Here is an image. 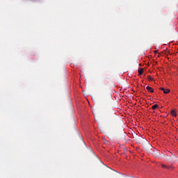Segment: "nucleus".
Instances as JSON below:
<instances>
[{
	"instance_id": "1",
	"label": "nucleus",
	"mask_w": 178,
	"mask_h": 178,
	"mask_svg": "<svg viewBox=\"0 0 178 178\" xmlns=\"http://www.w3.org/2000/svg\"><path fill=\"white\" fill-rule=\"evenodd\" d=\"M159 90H161V91H163L164 94H169L170 92V90L165 89L164 88H160Z\"/></svg>"
},
{
	"instance_id": "2",
	"label": "nucleus",
	"mask_w": 178,
	"mask_h": 178,
	"mask_svg": "<svg viewBox=\"0 0 178 178\" xmlns=\"http://www.w3.org/2000/svg\"><path fill=\"white\" fill-rule=\"evenodd\" d=\"M146 90L149 92H154V88L149 87V86H147L146 87Z\"/></svg>"
},
{
	"instance_id": "4",
	"label": "nucleus",
	"mask_w": 178,
	"mask_h": 178,
	"mask_svg": "<svg viewBox=\"0 0 178 178\" xmlns=\"http://www.w3.org/2000/svg\"><path fill=\"white\" fill-rule=\"evenodd\" d=\"M143 72H144V70H143V68L138 70V74H139L140 75H141Z\"/></svg>"
},
{
	"instance_id": "6",
	"label": "nucleus",
	"mask_w": 178,
	"mask_h": 178,
	"mask_svg": "<svg viewBox=\"0 0 178 178\" xmlns=\"http://www.w3.org/2000/svg\"><path fill=\"white\" fill-rule=\"evenodd\" d=\"M147 79H148L149 81H152V80H154V79L152 78V76L149 75L147 76Z\"/></svg>"
},
{
	"instance_id": "5",
	"label": "nucleus",
	"mask_w": 178,
	"mask_h": 178,
	"mask_svg": "<svg viewBox=\"0 0 178 178\" xmlns=\"http://www.w3.org/2000/svg\"><path fill=\"white\" fill-rule=\"evenodd\" d=\"M152 109L155 110V109L159 108V106H158V104H154V105L152 106Z\"/></svg>"
},
{
	"instance_id": "3",
	"label": "nucleus",
	"mask_w": 178,
	"mask_h": 178,
	"mask_svg": "<svg viewBox=\"0 0 178 178\" xmlns=\"http://www.w3.org/2000/svg\"><path fill=\"white\" fill-rule=\"evenodd\" d=\"M171 115L172 116H174V117L177 116V114L176 113V111L175 110L171 111Z\"/></svg>"
},
{
	"instance_id": "8",
	"label": "nucleus",
	"mask_w": 178,
	"mask_h": 178,
	"mask_svg": "<svg viewBox=\"0 0 178 178\" xmlns=\"http://www.w3.org/2000/svg\"><path fill=\"white\" fill-rule=\"evenodd\" d=\"M161 168H163L164 169H168V165H166L165 164H162Z\"/></svg>"
},
{
	"instance_id": "7",
	"label": "nucleus",
	"mask_w": 178,
	"mask_h": 178,
	"mask_svg": "<svg viewBox=\"0 0 178 178\" xmlns=\"http://www.w3.org/2000/svg\"><path fill=\"white\" fill-rule=\"evenodd\" d=\"M167 169L168 170H173V166H172V165L167 166Z\"/></svg>"
}]
</instances>
